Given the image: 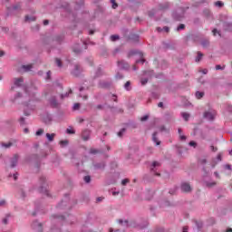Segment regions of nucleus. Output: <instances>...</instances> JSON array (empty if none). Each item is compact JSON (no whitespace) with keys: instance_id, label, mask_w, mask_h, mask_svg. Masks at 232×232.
<instances>
[{"instance_id":"64","label":"nucleus","mask_w":232,"mask_h":232,"mask_svg":"<svg viewBox=\"0 0 232 232\" xmlns=\"http://www.w3.org/2000/svg\"><path fill=\"white\" fill-rule=\"evenodd\" d=\"M153 99H159L160 97V94L158 92H152Z\"/></svg>"},{"instance_id":"10","label":"nucleus","mask_w":232,"mask_h":232,"mask_svg":"<svg viewBox=\"0 0 232 232\" xmlns=\"http://www.w3.org/2000/svg\"><path fill=\"white\" fill-rule=\"evenodd\" d=\"M47 44L55 43L56 44H63L64 43L63 34H57L55 36H47L44 40Z\"/></svg>"},{"instance_id":"34","label":"nucleus","mask_w":232,"mask_h":232,"mask_svg":"<svg viewBox=\"0 0 232 232\" xmlns=\"http://www.w3.org/2000/svg\"><path fill=\"white\" fill-rule=\"evenodd\" d=\"M163 46H164L165 50H173V48H175V45H173L172 44H168V43H163Z\"/></svg>"},{"instance_id":"32","label":"nucleus","mask_w":232,"mask_h":232,"mask_svg":"<svg viewBox=\"0 0 232 232\" xmlns=\"http://www.w3.org/2000/svg\"><path fill=\"white\" fill-rule=\"evenodd\" d=\"M89 153L91 155H97V153H102V150L92 148V149H90Z\"/></svg>"},{"instance_id":"14","label":"nucleus","mask_w":232,"mask_h":232,"mask_svg":"<svg viewBox=\"0 0 232 232\" xmlns=\"http://www.w3.org/2000/svg\"><path fill=\"white\" fill-rule=\"evenodd\" d=\"M62 8H63V10L67 12L69 17H72V21H75L76 19L75 13L72 12V8H70V4L68 3L62 4Z\"/></svg>"},{"instance_id":"60","label":"nucleus","mask_w":232,"mask_h":232,"mask_svg":"<svg viewBox=\"0 0 232 232\" xmlns=\"http://www.w3.org/2000/svg\"><path fill=\"white\" fill-rule=\"evenodd\" d=\"M188 145L192 148H197V142L195 140H190Z\"/></svg>"},{"instance_id":"52","label":"nucleus","mask_w":232,"mask_h":232,"mask_svg":"<svg viewBox=\"0 0 232 232\" xmlns=\"http://www.w3.org/2000/svg\"><path fill=\"white\" fill-rule=\"evenodd\" d=\"M55 63H56L58 68H63V61H61V59L56 58Z\"/></svg>"},{"instance_id":"7","label":"nucleus","mask_w":232,"mask_h":232,"mask_svg":"<svg viewBox=\"0 0 232 232\" xmlns=\"http://www.w3.org/2000/svg\"><path fill=\"white\" fill-rule=\"evenodd\" d=\"M118 224H120V226H122V227H130V226H133L134 227H138L139 229H144L148 226V220H144L142 224L130 225V221H128L127 219H118Z\"/></svg>"},{"instance_id":"22","label":"nucleus","mask_w":232,"mask_h":232,"mask_svg":"<svg viewBox=\"0 0 232 232\" xmlns=\"http://www.w3.org/2000/svg\"><path fill=\"white\" fill-rule=\"evenodd\" d=\"M72 52L76 53V55H79L82 53V48H81V44H76L72 46Z\"/></svg>"},{"instance_id":"27","label":"nucleus","mask_w":232,"mask_h":232,"mask_svg":"<svg viewBox=\"0 0 232 232\" xmlns=\"http://www.w3.org/2000/svg\"><path fill=\"white\" fill-rule=\"evenodd\" d=\"M22 8H23V4L21 2H17L11 7V10H13L14 12H17Z\"/></svg>"},{"instance_id":"46","label":"nucleus","mask_w":232,"mask_h":232,"mask_svg":"<svg viewBox=\"0 0 232 232\" xmlns=\"http://www.w3.org/2000/svg\"><path fill=\"white\" fill-rule=\"evenodd\" d=\"M225 28H232V19L230 21L224 22Z\"/></svg>"},{"instance_id":"59","label":"nucleus","mask_w":232,"mask_h":232,"mask_svg":"<svg viewBox=\"0 0 232 232\" xmlns=\"http://www.w3.org/2000/svg\"><path fill=\"white\" fill-rule=\"evenodd\" d=\"M68 143H69L68 140H61V141H60V145H61L62 147L66 146Z\"/></svg>"},{"instance_id":"38","label":"nucleus","mask_w":232,"mask_h":232,"mask_svg":"<svg viewBox=\"0 0 232 232\" xmlns=\"http://www.w3.org/2000/svg\"><path fill=\"white\" fill-rule=\"evenodd\" d=\"M119 39H121V36L119 34L111 35V41H112L113 43H115V41H119Z\"/></svg>"},{"instance_id":"44","label":"nucleus","mask_w":232,"mask_h":232,"mask_svg":"<svg viewBox=\"0 0 232 232\" xmlns=\"http://www.w3.org/2000/svg\"><path fill=\"white\" fill-rule=\"evenodd\" d=\"M110 1L111 4V8H113V10H116V8H119V4H117L115 0H110Z\"/></svg>"},{"instance_id":"8","label":"nucleus","mask_w":232,"mask_h":232,"mask_svg":"<svg viewBox=\"0 0 232 232\" xmlns=\"http://www.w3.org/2000/svg\"><path fill=\"white\" fill-rule=\"evenodd\" d=\"M39 193H44V195H46V197H50V192H48V183H46V177L41 176L39 178Z\"/></svg>"},{"instance_id":"56","label":"nucleus","mask_w":232,"mask_h":232,"mask_svg":"<svg viewBox=\"0 0 232 232\" xmlns=\"http://www.w3.org/2000/svg\"><path fill=\"white\" fill-rule=\"evenodd\" d=\"M43 133H44V130L39 129V130L36 131L35 135H36L37 137H41V135H43Z\"/></svg>"},{"instance_id":"29","label":"nucleus","mask_w":232,"mask_h":232,"mask_svg":"<svg viewBox=\"0 0 232 232\" xmlns=\"http://www.w3.org/2000/svg\"><path fill=\"white\" fill-rule=\"evenodd\" d=\"M204 117H205V119H208V121H215V116H213V113H211L209 111H205Z\"/></svg>"},{"instance_id":"55","label":"nucleus","mask_w":232,"mask_h":232,"mask_svg":"<svg viewBox=\"0 0 232 232\" xmlns=\"http://www.w3.org/2000/svg\"><path fill=\"white\" fill-rule=\"evenodd\" d=\"M122 50L121 47H117L113 50L112 53L113 55H117V53H121V51Z\"/></svg>"},{"instance_id":"30","label":"nucleus","mask_w":232,"mask_h":232,"mask_svg":"<svg viewBox=\"0 0 232 232\" xmlns=\"http://www.w3.org/2000/svg\"><path fill=\"white\" fill-rule=\"evenodd\" d=\"M35 16H34V15H25V17H24V22L25 23H34V21H35Z\"/></svg>"},{"instance_id":"40","label":"nucleus","mask_w":232,"mask_h":232,"mask_svg":"<svg viewBox=\"0 0 232 232\" xmlns=\"http://www.w3.org/2000/svg\"><path fill=\"white\" fill-rule=\"evenodd\" d=\"M212 34L215 37H217V35H218L219 37H222V31L220 30H212Z\"/></svg>"},{"instance_id":"39","label":"nucleus","mask_w":232,"mask_h":232,"mask_svg":"<svg viewBox=\"0 0 232 232\" xmlns=\"http://www.w3.org/2000/svg\"><path fill=\"white\" fill-rule=\"evenodd\" d=\"M124 88L125 90H127V92H130L131 90V82H126V83L124 84Z\"/></svg>"},{"instance_id":"4","label":"nucleus","mask_w":232,"mask_h":232,"mask_svg":"<svg viewBox=\"0 0 232 232\" xmlns=\"http://www.w3.org/2000/svg\"><path fill=\"white\" fill-rule=\"evenodd\" d=\"M73 206H77V199L70 200V195L65 194V197L62 201L56 206L57 209H62L67 211L72 209Z\"/></svg>"},{"instance_id":"47","label":"nucleus","mask_w":232,"mask_h":232,"mask_svg":"<svg viewBox=\"0 0 232 232\" xmlns=\"http://www.w3.org/2000/svg\"><path fill=\"white\" fill-rule=\"evenodd\" d=\"M203 15H205V17H210L211 16V11L209 9H204Z\"/></svg>"},{"instance_id":"24","label":"nucleus","mask_w":232,"mask_h":232,"mask_svg":"<svg viewBox=\"0 0 232 232\" xmlns=\"http://www.w3.org/2000/svg\"><path fill=\"white\" fill-rule=\"evenodd\" d=\"M23 82H24V79L23 77L14 79V86H17V88H21V84H23Z\"/></svg>"},{"instance_id":"62","label":"nucleus","mask_w":232,"mask_h":232,"mask_svg":"<svg viewBox=\"0 0 232 232\" xmlns=\"http://www.w3.org/2000/svg\"><path fill=\"white\" fill-rule=\"evenodd\" d=\"M184 28H186V24H180L176 28V30H184Z\"/></svg>"},{"instance_id":"36","label":"nucleus","mask_w":232,"mask_h":232,"mask_svg":"<svg viewBox=\"0 0 232 232\" xmlns=\"http://www.w3.org/2000/svg\"><path fill=\"white\" fill-rule=\"evenodd\" d=\"M205 184L208 188H215V186H217V181H206Z\"/></svg>"},{"instance_id":"49","label":"nucleus","mask_w":232,"mask_h":232,"mask_svg":"<svg viewBox=\"0 0 232 232\" xmlns=\"http://www.w3.org/2000/svg\"><path fill=\"white\" fill-rule=\"evenodd\" d=\"M148 81H150L149 78H140L141 86H146V84H148Z\"/></svg>"},{"instance_id":"42","label":"nucleus","mask_w":232,"mask_h":232,"mask_svg":"<svg viewBox=\"0 0 232 232\" xmlns=\"http://www.w3.org/2000/svg\"><path fill=\"white\" fill-rule=\"evenodd\" d=\"M181 117H183L184 121H189V113L188 112H181Z\"/></svg>"},{"instance_id":"23","label":"nucleus","mask_w":232,"mask_h":232,"mask_svg":"<svg viewBox=\"0 0 232 232\" xmlns=\"http://www.w3.org/2000/svg\"><path fill=\"white\" fill-rule=\"evenodd\" d=\"M102 75H104V71H102V67H98L93 79H99V77H102Z\"/></svg>"},{"instance_id":"35","label":"nucleus","mask_w":232,"mask_h":232,"mask_svg":"<svg viewBox=\"0 0 232 232\" xmlns=\"http://www.w3.org/2000/svg\"><path fill=\"white\" fill-rule=\"evenodd\" d=\"M155 232H169V230H166L163 227L157 226L155 227Z\"/></svg>"},{"instance_id":"41","label":"nucleus","mask_w":232,"mask_h":232,"mask_svg":"<svg viewBox=\"0 0 232 232\" xmlns=\"http://www.w3.org/2000/svg\"><path fill=\"white\" fill-rule=\"evenodd\" d=\"M65 133H67V135H75V130L71 127L70 129H66Z\"/></svg>"},{"instance_id":"2","label":"nucleus","mask_w":232,"mask_h":232,"mask_svg":"<svg viewBox=\"0 0 232 232\" xmlns=\"http://www.w3.org/2000/svg\"><path fill=\"white\" fill-rule=\"evenodd\" d=\"M186 41H193L194 43H198L204 50H208L211 46V42L208 37L202 34H188L186 36Z\"/></svg>"},{"instance_id":"19","label":"nucleus","mask_w":232,"mask_h":232,"mask_svg":"<svg viewBox=\"0 0 232 232\" xmlns=\"http://www.w3.org/2000/svg\"><path fill=\"white\" fill-rule=\"evenodd\" d=\"M19 154H14V156L10 158V168H15L19 162Z\"/></svg>"},{"instance_id":"12","label":"nucleus","mask_w":232,"mask_h":232,"mask_svg":"<svg viewBox=\"0 0 232 232\" xmlns=\"http://www.w3.org/2000/svg\"><path fill=\"white\" fill-rule=\"evenodd\" d=\"M111 81L110 80H101L98 82V87L102 88V90H110L111 88Z\"/></svg>"},{"instance_id":"26","label":"nucleus","mask_w":232,"mask_h":232,"mask_svg":"<svg viewBox=\"0 0 232 232\" xmlns=\"http://www.w3.org/2000/svg\"><path fill=\"white\" fill-rule=\"evenodd\" d=\"M32 68H34V65L32 64H27V65H22L21 68L19 69V72L23 70V72H32Z\"/></svg>"},{"instance_id":"15","label":"nucleus","mask_w":232,"mask_h":232,"mask_svg":"<svg viewBox=\"0 0 232 232\" xmlns=\"http://www.w3.org/2000/svg\"><path fill=\"white\" fill-rule=\"evenodd\" d=\"M82 72V66H81V64H79V63H76V64H74V69L71 72V73L74 77H79V75H81Z\"/></svg>"},{"instance_id":"25","label":"nucleus","mask_w":232,"mask_h":232,"mask_svg":"<svg viewBox=\"0 0 232 232\" xmlns=\"http://www.w3.org/2000/svg\"><path fill=\"white\" fill-rule=\"evenodd\" d=\"M33 227L36 229L37 232H43V223H38L37 221H34L33 223Z\"/></svg>"},{"instance_id":"57","label":"nucleus","mask_w":232,"mask_h":232,"mask_svg":"<svg viewBox=\"0 0 232 232\" xmlns=\"http://www.w3.org/2000/svg\"><path fill=\"white\" fill-rule=\"evenodd\" d=\"M127 184H130V179H124L121 180L122 186H126Z\"/></svg>"},{"instance_id":"1","label":"nucleus","mask_w":232,"mask_h":232,"mask_svg":"<svg viewBox=\"0 0 232 232\" xmlns=\"http://www.w3.org/2000/svg\"><path fill=\"white\" fill-rule=\"evenodd\" d=\"M69 218H66V216H59V215H53V220H52V226H51V231L52 232H63L61 229V226L64 224V222H67V224H72V220H73V216L67 215Z\"/></svg>"},{"instance_id":"58","label":"nucleus","mask_w":232,"mask_h":232,"mask_svg":"<svg viewBox=\"0 0 232 232\" xmlns=\"http://www.w3.org/2000/svg\"><path fill=\"white\" fill-rule=\"evenodd\" d=\"M72 110L74 111L81 110V103H74Z\"/></svg>"},{"instance_id":"20","label":"nucleus","mask_w":232,"mask_h":232,"mask_svg":"<svg viewBox=\"0 0 232 232\" xmlns=\"http://www.w3.org/2000/svg\"><path fill=\"white\" fill-rule=\"evenodd\" d=\"M118 66L121 70H125V72L130 70V63L124 60L118 61Z\"/></svg>"},{"instance_id":"45","label":"nucleus","mask_w":232,"mask_h":232,"mask_svg":"<svg viewBox=\"0 0 232 232\" xmlns=\"http://www.w3.org/2000/svg\"><path fill=\"white\" fill-rule=\"evenodd\" d=\"M83 180L85 184H90V182H92V177L90 175L84 176Z\"/></svg>"},{"instance_id":"50","label":"nucleus","mask_w":232,"mask_h":232,"mask_svg":"<svg viewBox=\"0 0 232 232\" xmlns=\"http://www.w3.org/2000/svg\"><path fill=\"white\" fill-rule=\"evenodd\" d=\"M177 189H179V187H174L169 190V195H175L177 193Z\"/></svg>"},{"instance_id":"51","label":"nucleus","mask_w":232,"mask_h":232,"mask_svg":"<svg viewBox=\"0 0 232 232\" xmlns=\"http://www.w3.org/2000/svg\"><path fill=\"white\" fill-rule=\"evenodd\" d=\"M215 6H218V8H222L224 6V2L217 1L215 2Z\"/></svg>"},{"instance_id":"28","label":"nucleus","mask_w":232,"mask_h":232,"mask_svg":"<svg viewBox=\"0 0 232 232\" xmlns=\"http://www.w3.org/2000/svg\"><path fill=\"white\" fill-rule=\"evenodd\" d=\"M159 135V132L155 131L152 134V141L156 143V146H160L161 141L159 140V138L157 137Z\"/></svg>"},{"instance_id":"53","label":"nucleus","mask_w":232,"mask_h":232,"mask_svg":"<svg viewBox=\"0 0 232 232\" xmlns=\"http://www.w3.org/2000/svg\"><path fill=\"white\" fill-rule=\"evenodd\" d=\"M124 133H126V128H122L119 132H118V137H123Z\"/></svg>"},{"instance_id":"31","label":"nucleus","mask_w":232,"mask_h":232,"mask_svg":"<svg viewBox=\"0 0 232 232\" xmlns=\"http://www.w3.org/2000/svg\"><path fill=\"white\" fill-rule=\"evenodd\" d=\"M45 137L49 142H53V140L55 139V133H46Z\"/></svg>"},{"instance_id":"3","label":"nucleus","mask_w":232,"mask_h":232,"mask_svg":"<svg viewBox=\"0 0 232 232\" xmlns=\"http://www.w3.org/2000/svg\"><path fill=\"white\" fill-rule=\"evenodd\" d=\"M169 8V3L165 2L163 4H159L158 8L151 9L149 11L148 15L150 19L154 21H159L162 17V13Z\"/></svg>"},{"instance_id":"54","label":"nucleus","mask_w":232,"mask_h":232,"mask_svg":"<svg viewBox=\"0 0 232 232\" xmlns=\"http://www.w3.org/2000/svg\"><path fill=\"white\" fill-rule=\"evenodd\" d=\"M70 93H73L72 89L69 90V92H66L64 94H61V99H65V97H69Z\"/></svg>"},{"instance_id":"11","label":"nucleus","mask_w":232,"mask_h":232,"mask_svg":"<svg viewBox=\"0 0 232 232\" xmlns=\"http://www.w3.org/2000/svg\"><path fill=\"white\" fill-rule=\"evenodd\" d=\"M184 14H186V8L179 7L172 13V17L174 21H182L184 19Z\"/></svg>"},{"instance_id":"17","label":"nucleus","mask_w":232,"mask_h":232,"mask_svg":"<svg viewBox=\"0 0 232 232\" xmlns=\"http://www.w3.org/2000/svg\"><path fill=\"white\" fill-rule=\"evenodd\" d=\"M92 166L94 169L104 171V169H106V161L94 162L92 163Z\"/></svg>"},{"instance_id":"63","label":"nucleus","mask_w":232,"mask_h":232,"mask_svg":"<svg viewBox=\"0 0 232 232\" xmlns=\"http://www.w3.org/2000/svg\"><path fill=\"white\" fill-rule=\"evenodd\" d=\"M20 195H21L22 198H26V192H24V189L20 190Z\"/></svg>"},{"instance_id":"18","label":"nucleus","mask_w":232,"mask_h":232,"mask_svg":"<svg viewBox=\"0 0 232 232\" xmlns=\"http://www.w3.org/2000/svg\"><path fill=\"white\" fill-rule=\"evenodd\" d=\"M48 101L51 108H59V102L56 96H51Z\"/></svg>"},{"instance_id":"43","label":"nucleus","mask_w":232,"mask_h":232,"mask_svg":"<svg viewBox=\"0 0 232 232\" xmlns=\"http://www.w3.org/2000/svg\"><path fill=\"white\" fill-rule=\"evenodd\" d=\"M18 122L20 126H24L26 124V120L24 119V117H20Z\"/></svg>"},{"instance_id":"13","label":"nucleus","mask_w":232,"mask_h":232,"mask_svg":"<svg viewBox=\"0 0 232 232\" xmlns=\"http://www.w3.org/2000/svg\"><path fill=\"white\" fill-rule=\"evenodd\" d=\"M157 168H160V163L159 161H153L150 165V173L155 175V177H160V172H157Z\"/></svg>"},{"instance_id":"21","label":"nucleus","mask_w":232,"mask_h":232,"mask_svg":"<svg viewBox=\"0 0 232 232\" xmlns=\"http://www.w3.org/2000/svg\"><path fill=\"white\" fill-rule=\"evenodd\" d=\"M92 136V130L85 129L82 131V140L88 141L90 140V137Z\"/></svg>"},{"instance_id":"48","label":"nucleus","mask_w":232,"mask_h":232,"mask_svg":"<svg viewBox=\"0 0 232 232\" xmlns=\"http://www.w3.org/2000/svg\"><path fill=\"white\" fill-rule=\"evenodd\" d=\"M168 66H169V63H168V62L166 60H163L161 62V68H162V70H166V68H168Z\"/></svg>"},{"instance_id":"6","label":"nucleus","mask_w":232,"mask_h":232,"mask_svg":"<svg viewBox=\"0 0 232 232\" xmlns=\"http://www.w3.org/2000/svg\"><path fill=\"white\" fill-rule=\"evenodd\" d=\"M123 37L127 43H139L140 40V36L130 30H125L123 33Z\"/></svg>"},{"instance_id":"33","label":"nucleus","mask_w":232,"mask_h":232,"mask_svg":"<svg viewBox=\"0 0 232 232\" xmlns=\"http://www.w3.org/2000/svg\"><path fill=\"white\" fill-rule=\"evenodd\" d=\"M198 55L196 57V63H200V61H202V57H204V53H202V52L198 51Z\"/></svg>"},{"instance_id":"5","label":"nucleus","mask_w":232,"mask_h":232,"mask_svg":"<svg viewBox=\"0 0 232 232\" xmlns=\"http://www.w3.org/2000/svg\"><path fill=\"white\" fill-rule=\"evenodd\" d=\"M48 157V153L46 151H43L41 153V157L38 154H31L25 157V162H32L34 160L37 169L41 168V160L43 159H46Z\"/></svg>"},{"instance_id":"61","label":"nucleus","mask_w":232,"mask_h":232,"mask_svg":"<svg viewBox=\"0 0 232 232\" xmlns=\"http://www.w3.org/2000/svg\"><path fill=\"white\" fill-rule=\"evenodd\" d=\"M115 78L119 80L124 79V75H122L121 72H117Z\"/></svg>"},{"instance_id":"9","label":"nucleus","mask_w":232,"mask_h":232,"mask_svg":"<svg viewBox=\"0 0 232 232\" xmlns=\"http://www.w3.org/2000/svg\"><path fill=\"white\" fill-rule=\"evenodd\" d=\"M133 55H140V59L136 61V64H144L146 63V59H144V53L133 49L129 51L127 57L130 59V57H133Z\"/></svg>"},{"instance_id":"16","label":"nucleus","mask_w":232,"mask_h":232,"mask_svg":"<svg viewBox=\"0 0 232 232\" xmlns=\"http://www.w3.org/2000/svg\"><path fill=\"white\" fill-rule=\"evenodd\" d=\"M180 189L183 193H191V191H193L191 185H189L188 182H182L180 185Z\"/></svg>"},{"instance_id":"37","label":"nucleus","mask_w":232,"mask_h":232,"mask_svg":"<svg viewBox=\"0 0 232 232\" xmlns=\"http://www.w3.org/2000/svg\"><path fill=\"white\" fill-rule=\"evenodd\" d=\"M195 95H196V98L202 99V97H204V95H205V92H200V91H197Z\"/></svg>"}]
</instances>
